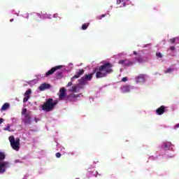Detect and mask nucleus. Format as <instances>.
Masks as SVG:
<instances>
[{
	"mask_svg": "<svg viewBox=\"0 0 179 179\" xmlns=\"http://www.w3.org/2000/svg\"><path fill=\"white\" fill-rule=\"evenodd\" d=\"M80 94H70L66 96V101H76V99L79 97Z\"/></svg>",
	"mask_w": 179,
	"mask_h": 179,
	"instance_id": "obj_9",
	"label": "nucleus"
},
{
	"mask_svg": "<svg viewBox=\"0 0 179 179\" xmlns=\"http://www.w3.org/2000/svg\"><path fill=\"white\" fill-rule=\"evenodd\" d=\"M31 94V90L29 89L27 90L24 96V99H23V103H27V101H29V99H30V95Z\"/></svg>",
	"mask_w": 179,
	"mask_h": 179,
	"instance_id": "obj_11",
	"label": "nucleus"
},
{
	"mask_svg": "<svg viewBox=\"0 0 179 179\" xmlns=\"http://www.w3.org/2000/svg\"><path fill=\"white\" fill-rule=\"evenodd\" d=\"M166 112V106H162L156 110L157 115H163Z\"/></svg>",
	"mask_w": 179,
	"mask_h": 179,
	"instance_id": "obj_13",
	"label": "nucleus"
},
{
	"mask_svg": "<svg viewBox=\"0 0 179 179\" xmlns=\"http://www.w3.org/2000/svg\"><path fill=\"white\" fill-rule=\"evenodd\" d=\"M134 64L133 62H131L128 59H125V62H124V66H131V65H132Z\"/></svg>",
	"mask_w": 179,
	"mask_h": 179,
	"instance_id": "obj_19",
	"label": "nucleus"
},
{
	"mask_svg": "<svg viewBox=\"0 0 179 179\" xmlns=\"http://www.w3.org/2000/svg\"><path fill=\"white\" fill-rule=\"evenodd\" d=\"M163 146H164V149L165 150H169V149H170V148L171 146V143H170V142L164 143Z\"/></svg>",
	"mask_w": 179,
	"mask_h": 179,
	"instance_id": "obj_18",
	"label": "nucleus"
},
{
	"mask_svg": "<svg viewBox=\"0 0 179 179\" xmlns=\"http://www.w3.org/2000/svg\"><path fill=\"white\" fill-rule=\"evenodd\" d=\"M10 22H13V18L10 19Z\"/></svg>",
	"mask_w": 179,
	"mask_h": 179,
	"instance_id": "obj_37",
	"label": "nucleus"
},
{
	"mask_svg": "<svg viewBox=\"0 0 179 179\" xmlns=\"http://www.w3.org/2000/svg\"><path fill=\"white\" fill-rule=\"evenodd\" d=\"M173 72V69L169 68L165 71L164 73H171Z\"/></svg>",
	"mask_w": 179,
	"mask_h": 179,
	"instance_id": "obj_22",
	"label": "nucleus"
},
{
	"mask_svg": "<svg viewBox=\"0 0 179 179\" xmlns=\"http://www.w3.org/2000/svg\"><path fill=\"white\" fill-rule=\"evenodd\" d=\"M177 128H179V123L175 125V129H177Z\"/></svg>",
	"mask_w": 179,
	"mask_h": 179,
	"instance_id": "obj_34",
	"label": "nucleus"
},
{
	"mask_svg": "<svg viewBox=\"0 0 179 179\" xmlns=\"http://www.w3.org/2000/svg\"><path fill=\"white\" fill-rule=\"evenodd\" d=\"M124 0H117V5H120V3H121V2H123Z\"/></svg>",
	"mask_w": 179,
	"mask_h": 179,
	"instance_id": "obj_32",
	"label": "nucleus"
},
{
	"mask_svg": "<svg viewBox=\"0 0 179 179\" xmlns=\"http://www.w3.org/2000/svg\"><path fill=\"white\" fill-rule=\"evenodd\" d=\"M61 68H62V66H56L52 67L50 70L46 72L45 76H50V75H52L55 71H58V69H61Z\"/></svg>",
	"mask_w": 179,
	"mask_h": 179,
	"instance_id": "obj_10",
	"label": "nucleus"
},
{
	"mask_svg": "<svg viewBox=\"0 0 179 179\" xmlns=\"http://www.w3.org/2000/svg\"><path fill=\"white\" fill-rule=\"evenodd\" d=\"M9 107H10V105L9 104V103H5L1 108V111H6V110H8Z\"/></svg>",
	"mask_w": 179,
	"mask_h": 179,
	"instance_id": "obj_17",
	"label": "nucleus"
},
{
	"mask_svg": "<svg viewBox=\"0 0 179 179\" xmlns=\"http://www.w3.org/2000/svg\"><path fill=\"white\" fill-rule=\"evenodd\" d=\"M55 156H56V157H57V159H59V157H61L62 155L60 154V152H57Z\"/></svg>",
	"mask_w": 179,
	"mask_h": 179,
	"instance_id": "obj_28",
	"label": "nucleus"
},
{
	"mask_svg": "<svg viewBox=\"0 0 179 179\" xmlns=\"http://www.w3.org/2000/svg\"><path fill=\"white\" fill-rule=\"evenodd\" d=\"M50 87H51L50 84L43 83L39 86L38 89L41 92H44V90H47V89H50Z\"/></svg>",
	"mask_w": 179,
	"mask_h": 179,
	"instance_id": "obj_14",
	"label": "nucleus"
},
{
	"mask_svg": "<svg viewBox=\"0 0 179 179\" xmlns=\"http://www.w3.org/2000/svg\"><path fill=\"white\" fill-rule=\"evenodd\" d=\"M76 179H79V178H76Z\"/></svg>",
	"mask_w": 179,
	"mask_h": 179,
	"instance_id": "obj_39",
	"label": "nucleus"
},
{
	"mask_svg": "<svg viewBox=\"0 0 179 179\" xmlns=\"http://www.w3.org/2000/svg\"><path fill=\"white\" fill-rule=\"evenodd\" d=\"M118 64H120L121 65H125V59L120 60Z\"/></svg>",
	"mask_w": 179,
	"mask_h": 179,
	"instance_id": "obj_26",
	"label": "nucleus"
},
{
	"mask_svg": "<svg viewBox=\"0 0 179 179\" xmlns=\"http://www.w3.org/2000/svg\"><path fill=\"white\" fill-rule=\"evenodd\" d=\"M85 73V70L83 69H79L78 71L76 72V74L74 75L73 77L71 78V82H73L75 79H78L80 76H82Z\"/></svg>",
	"mask_w": 179,
	"mask_h": 179,
	"instance_id": "obj_8",
	"label": "nucleus"
},
{
	"mask_svg": "<svg viewBox=\"0 0 179 179\" xmlns=\"http://www.w3.org/2000/svg\"><path fill=\"white\" fill-rule=\"evenodd\" d=\"M4 131H8L9 132H12L13 130H10V126L7 125L6 127L4 128Z\"/></svg>",
	"mask_w": 179,
	"mask_h": 179,
	"instance_id": "obj_23",
	"label": "nucleus"
},
{
	"mask_svg": "<svg viewBox=\"0 0 179 179\" xmlns=\"http://www.w3.org/2000/svg\"><path fill=\"white\" fill-rule=\"evenodd\" d=\"M146 78V76L145 74H140L138 77L136 78V83H144Z\"/></svg>",
	"mask_w": 179,
	"mask_h": 179,
	"instance_id": "obj_12",
	"label": "nucleus"
},
{
	"mask_svg": "<svg viewBox=\"0 0 179 179\" xmlns=\"http://www.w3.org/2000/svg\"><path fill=\"white\" fill-rule=\"evenodd\" d=\"M134 55H138V52H136V51H134Z\"/></svg>",
	"mask_w": 179,
	"mask_h": 179,
	"instance_id": "obj_36",
	"label": "nucleus"
},
{
	"mask_svg": "<svg viewBox=\"0 0 179 179\" xmlns=\"http://www.w3.org/2000/svg\"><path fill=\"white\" fill-rule=\"evenodd\" d=\"M170 42H171L172 44H174V43H176V38H173L170 39Z\"/></svg>",
	"mask_w": 179,
	"mask_h": 179,
	"instance_id": "obj_27",
	"label": "nucleus"
},
{
	"mask_svg": "<svg viewBox=\"0 0 179 179\" xmlns=\"http://www.w3.org/2000/svg\"><path fill=\"white\" fill-rule=\"evenodd\" d=\"M58 104V101L52 99H48L46 100L45 103L42 106V110L43 111H46L47 113H50V111H52L55 107Z\"/></svg>",
	"mask_w": 179,
	"mask_h": 179,
	"instance_id": "obj_2",
	"label": "nucleus"
},
{
	"mask_svg": "<svg viewBox=\"0 0 179 179\" xmlns=\"http://www.w3.org/2000/svg\"><path fill=\"white\" fill-rule=\"evenodd\" d=\"M72 82H73V81L69 82V83L67 84L66 87H70V86H72V85H73Z\"/></svg>",
	"mask_w": 179,
	"mask_h": 179,
	"instance_id": "obj_30",
	"label": "nucleus"
},
{
	"mask_svg": "<svg viewBox=\"0 0 179 179\" xmlns=\"http://www.w3.org/2000/svg\"><path fill=\"white\" fill-rule=\"evenodd\" d=\"M121 90H122V93H129V92H131L130 87L128 85H123L121 87Z\"/></svg>",
	"mask_w": 179,
	"mask_h": 179,
	"instance_id": "obj_15",
	"label": "nucleus"
},
{
	"mask_svg": "<svg viewBox=\"0 0 179 179\" xmlns=\"http://www.w3.org/2000/svg\"><path fill=\"white\" fill-rule=\"evenodd\" d=\"M21 114L24 115L23 122L25 125H30L31 124V115L30 113H27V108H23Z\"/></svg>",
	"mask_w": 179,
	"mask_h": 179,
	"instance_id": "obj_5",
	"label": "nucleus"
},
{
	"mask_svg": "<svg viewBox=\"0 0 179 179\" xmlns=\"http://www.w3.org/2000/svg\"><path fill=\"white\" fill-rule=\"evenodd\" d=\"M2 122H3V118H0V124H2Z\"/></svg>",
	"mask_w": 179,
	"mask_h": 179,
	"instance_id": "obj_35",
	"label": "nucleus"
},
{
	"mask_svg": "<svg viewBox=\"0 0 179 179\" xmlns=\"http://www.w3.org/2000/svg\"><path fill=\"white\" fill-rule=\"evenodd\" d=\"M170 50H171V51H174V50H176V47H174V46H171V47H170Z\"/></svg>",
	"mask_w": 179,
	"mask_h": 179,
	"instance_id": "obj_31",
	"label": "nucleus"
},
{
	"mask_svg": "<svg viewBox=\"0 0 179 179\" xmlns=\"http://www.w3.org/2000/svg\"><path fill=\"white\" fill-rule=\"evenodd\" d=\"M90 24V23L83 24L81 27L82 30H86L89 27Z\"/></svg>",
	"mask_w": 179,
	"mask_h": 179,
	"instance_id": "obj_20",
	"label": "nucleus"
},
{
	"mask_svg": "<svg viewBox=\"0 0 179 179\" xmlns=\"http://www.w3.org/2000/svg\"><path fill=\"white\" fill-rule=\"evenodd\" d=\"M15 163H22V162L19 159H15Z\"/></svg>",
	"mask_w": 179,
	"mask_h": 179,
	"instance_id": "obj_33",
	"label": "nucleus"
},
{
	"mask_svg": "<svg viewBox=\"0 0 179 179\" xmlns=\"http://www.w3.org/2000/svg\"><path fill=\"white\" fill-rule=\"evenodd\" d=\"M103 17H106V14H102L101 15H99V17H97V19L99 20H101V19H103Z\"/></svg>",
	"mask_w": 179,
	"mask_h": 179,
	"instance_id": "obj_24",
	"label": "nucleus"
},
{
	"mask_svg": "<svg viewBox=\"0 0 179 179\" xmlns=\"http://www.w3.org/2000/svg\"><path fill=\"white\" fill-rule=\"evenodd\" d=\"M67 96L68 95H66V90L64 87L60 88L59 95V100H66Z\"/></svg>",
	"mask_w": 179,
	"mask_h": 179,
	"instance_id": "obj_7",
	"label": "nucleus"
},
{
	"mask_svg": "<svg viewBox=\"0 0 179 179\" xmlns=\"http://www.w3.org/2000/svg\"><path fill=\"white\" fill-rule=\"evenodd\" d=\"M27 19H29V15L27 16Z\"/></svg>",
	"mask_w": 179,
	"mask_h": 179,
	"instance_id": "obj_38",
	"label": "nucleus"
},
{
	"mask_svg": "<svg viewBox=\"0 0 179 179\" xmlns=\"http://www.w3.org/2000/svg\"><path fill=\"white\" fill-rule=\"evenodd\" d=\"M136 59L140 64H142V62H146V61H148V59L146 57H142L139 55H138V56L136 57Z\"/></svg>",
	"mask_w": 179,
	"mask_h": 179,
	"instance_id": "obj_16",
	"label": "nucleus"
},
{
	"mask_svg": "<svg viewBox=\"0 0 179 179\" xmlns=\"http://www.w3.org/2000/svg\"><path fill=\"white\" fill-rule=\"evenodd\" d=\"M69 92H72L73 93H78V87L73 86L72 89L69 90Z\"/></svg>",
	"mask_w": 179,
	"mask_h": 179,
	"instance_id": "obj_21",
	"label": "nucleus"
},
{
	"mask_svg": "<svg viewBox=\"0 0 179 179\" xmlns=\"http://www.w3.org/2000/svg\"><path fill=\"white\" fill-rule=\"evenodd\" d=\"M112 68L113 64L111 63H105L102 66L94 69V75L95 74L96 79H101L102 78H106L107 77V75L113 73V70Z\"/></svg>",
	"mask_w": 179,
	"mask_h": 179,
	"instance_id": "obj_1",
	"label": "nucleus"
},
{
	"mask_svg": "<svg viewBox=\"0 0 179 179\" xmlns=\"http://www.w3.org/2000/svg\"><path fill=\"white\" fill-rule=\"evenodd\" d=\"M9 141L10 143L11 148L13 149V150H16V152H19L20 150V139L16 138L15 139V136H10L9 138Z\"/></svg>",
	"mask_w": 179,
	"mask_h": 179,
	"instance_id": "obj_4",
	"label": "nucleus"
},
{
	"mask_svg": "<svg viewBox=\"0 0 179 179\" xmlns=\"http://www.w3.org/2000/svg\"><path fill=\"white\" fill-rule=\"evenodd\" d=\"M156 57H157V58H162L163 57V55L161 52H157Z\"/></svg>",
	"mask_w": 179,
	"mask_h": 179,
	"instance_id": "obj_25",
	"label": "nucleus"
},
{
	"mask_svg": "<svg viewBox=\"0 0 179 179\" xmlns=\"http://www.w3.org/2000/svg\"><path fill=\"white\" fill-rule=\"evenodd\" d=\"M94 76V73L93 71L92 73L84 75V76H83L80 79L78 80L80 85H87V82L93 79Z\"/></svg>",
	"mask_w": 179,
	"mask_h": 179,
	"instance_id": "obj_6",
	"label": "nucleus"
},
{
	"mask_svg": "<svg viewBox=\"0 0 179 179\" xmlns=\"http://www.w3.org/2000/svg\"><path fill=\"white\" fill-rule=\"evenodd\" d=\"M128 80V78L127 77H124L122 79V82H127Z\"/></svg>",
	"mask_w": 179,
	"mask_h": 179,
	"instance_id": "obj_29",
	"label": "nucleus"
},
{
	"mask_svg": "<svg viewBox=\"0 0 179 179\" xmlns=\"http://www.w3.org/2000/svg\"><path fill=\"white\" fill-rule=\"evenodd\" d=\"M6 157L5 153L0 152V174H3L6 171V167H8L9 162H3V159Z\"/></svg>",
	"mask_w": 179,
	"mask_h": 179,
	"instance_id": "obj_3",
	"label": "nucleus"
}]
</instances>
